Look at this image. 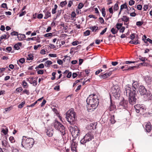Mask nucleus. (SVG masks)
I'll return each mask as SVG.
<instances>
[{"label": "nucleus", "instance_id": "nucleus-1", "mask_svg": "<svg viewBox=\"0 0 152 152\" xmlns=\"http://www.w3.org/2000/svg\"><path fill=\"white\" fill-rule=\"evenodd\" d=\"M137 88V82H134L132 86L129 85H126L124 89V94L129 97V103L132 105L136 103L137 99L136 97L137 94L136 90Z\"/></svg>", "mask_w": 152, "mask_h": 152}, {"label": "nucleus", "instance_id": "nucleus-2", "mask_svg": "<svg viewBox=\"0 0 152 152\" xmlns=\"http://www.w3.org/2000/svg\"><path fill=\"white\" fill-rule=\"evenodd\" d=\"M99 99L95 94L90 95L87 98L86 101L88 104L87 110L89 112L93 111L98 106Z\"/></svg>", "mask_w": 152, "mask_h": 152}, {"label": "nucleus", "instance_id": "nucleus-3", "mask_svg": "<svg viewBox=\"0 0 152 152\" xmlns=\"http://www.w3.org/2000/svg\"><path fill=\"white\" fill-rule=\"evenodd\" d=\"M34 143V140L33 138H26L23 136L21 142V145L23 147L26 149H29L33 146Z\"/></svg>", "mask_w": 152, "mask_h": 152}, {"label": "nucleus", "instance_id": "nucleus-4", "mask_svg": "<svg viewBox=\"0 0 152 152\" xmlns=\"http://www.w3.org/2000/svg\"><path fill=\"white\" fill-rule=\"evenodd\" d=\"M66 118L68 122L71 124H74L76 122V114L74 110L71 109L66 113Z\"/></svg>", "mask_w": 152, "mask_h": 152}, {"label": "nucleus", "instance_id": "nucleus-5", "mask_svg": "<svg viewBox=\"0 0 152 152\" xmlns=\"http://www.w3.org/2000/svg\"><path fill=\"white\" fill-rule=\"evenodd\" d=\"M54 126L56 130L59 131L62 134V135H64L65 129L61 124L58 121H56L54 123Z\"/></svg>", "mask_w": 152, "mask_h": 152}, {"label": "nucleus", "instance_id": "nucleus-6", "mask_svg": "<svg viewBox=\"0 0 152 152\" xmlns=\"http://www.w3.org/2000/svg\"><path fill=\"white\" fill-rule=\"evenodd\" d=\"M110 93L116 99H119L121 96V91L118 86L113 87L111 88Z\"/></svg>", "mask_w": 152, "mask_h": 152}, {"label": "nucleus", "instance_id": "nucleus-7", "mask_svg": "<svg viewBox=\"0 0 152 152\" xmlns=\"http://www.w3.org/2000/svg\"><path fill=\"white\" fill-rule=\"evenodd\" d=\"M94 135L91 133H88L80 140V143L81 144H83L92 140L94 139Z\"/></svg>", "mask_w": 152, "mask_h": 152}, {"label": "nucleus", "instance_id": "nucleus-8", "mask_svg": "<svg viewBox=\"0 0 152 152\" xmlns=\"http://www.w3.org/2000/svg\"><path fill=\"white\" fill-rule=\"evenodd\" d=\"M69 129L74 137L76 138L80 135V131L77 126H69Z\"/></svg>", "mask_w": 152, "mask_h": 152}, {"label": "nucleus", "instance_id": "nucleus-9", "mask_svg": "<svg viewBox=\"0 0 152 152\" xmlns=\"http://www.w3.org/2000/svg\"><path fill=\"white\" fill-rule=\"evenodd\" d=\"M111 68L109 69V70L110 71V72H107L104 74H100L99 75V76L100 78L103 79H105L109 77L112 74L111 72L115 70H116V68H115V69L113 70H111Z\"/></svg>", "mask_w": 152, "mask_h": 152}, {"label": "nucleus", "instance_id": "nucleus-10", "mask_svg": "<svg viewBox=\"0 0 152 152\" xmlns=\"http://www.w3.org/2000/svg\"><path fill=\"white\" fill-rule=\"evenodd\" d=\"M139 91L141 95H146L147 92V90L145 87L142 85L140 86L139 87Z\"/></svg>", "mask_w": 152, "mask_h": 152}, {"label": "nucleus", "instance_id": "nucleus-11", "mask_svg": "<svg viewBox=\"0 0 152 152\" xmlns=\"http://www.w3.org/2000/svg\"><path fill=\"white\" fill-rule=\"evenodd\" d=\"M127 103L128 102L127 100H125L124 99H123L122 101L120 102V105L122 106L125 109L127 107Z\"/></svg>", "mask_w": 152, "mask_h": 152}, {"label": "nucleus", "instance_id": "nucleus-12", "mask_svg": "<svg viewBox=\"0 0 152 152\" xmlns=\"http://www.w3.org/2000/svg\"><path fill=\"white\" fill-rule=\"evenodd\" d=\"M61 134H58L56 135L54 138L55 140L58 141L59 142V140H61L62 139V136L64 135H62L61 133Z\"/></svg>", "mask_w": 152, "mask_h": 152}, {"label": "nucleus", "instance_id": "nucleus-13", "mask_svg": "<svg viewBox=\"0 0 152 152\" xmlns=\"http://www.w3.org/2000/svg\"><path fill=\"white\" fill-rule=\"evenodd\" d=\"M77 144L76 142L72 141L71 143V149L72 151H75L76 148L77 147Z\"/></svg>", "mask_w": 152, "mask_h": 152}, {"label": "nucleus", "instance_id": "nucleus-14", "mask_svg": "<svg viewBox=\"0 0 152 152\" xmlns=\"http://www.w3.org/2000/svg\"><path fill=\"white\" fill-rule=\"evenodd\" d=\"M47 9L46 8L44 11L43 12H44L45 14V16L44 17V18L45 19H47L48 18L50 17L51 16V13L50 12L48 11H46Z\"/></svg>", "mask_w": 152, "mask_h": 152}, {"label": "nucleus", "instance_id": "nucleus-15", "mask_svg": "<svg viewBox=\"0 0 152 152\" xmlns=\"http://www.w3.org/2000/svg\"><path fill=\"white\" fill-rule=\"evenodd\" d=\"M145 129L146 131L148 132L150 131L151 129V124L150 122H148L146 124Z\"/></svg>", "mask_w": 152, "mask_h": 152}, {"label": "nucleus", "instance_id": "nucleus-16", "mask_svg": "<svg viewBox=\"0 0 152 152\" xmlns=\"http://www.w3.org/2000/svg\"><path fill=\"white\" fill-rule=\"evenodd\" d=\"M145 80L146 83L148 85H150L151 83L152 80L151 78L148 76H146Z\"/></svg>", "mask_w": 152, "mask_h": 152}, {"label": "nucleus", "instance_id": "nucleus-17", "mask_svg": "<svg viewBox=\"0 0 152 152\" xmlns=\"http://www.w3.org/2000/svg\"><path fill=\"white\" fill-rule=\"evenodd\" d=\"M26 37V36L24 34H19L18 35L17 38L19 40H23Z\"/></svg>", "mask_w": 152, "mask_h": 152}, {"label": "nucleus", "instance_id": "nucleus-18", "mask_svg": "<svg viewBox=\"0 0 152 152\" xmlns=\"http://www.w3.org/2000/svg\"><path fill=\"white\" fill-rule=\"evenodd\" d=\"M130 38L132 40H133L134 39H136L137 40H138L139 39V37L137 34L133 33L130 35Z\"/></svg>", "mask_w": 152, "mask_h": 152}, {"label": "nucleus", "instance_id": "nucleus-19", "mask_svg": "<svg viewBox=\"0 0 152 152\" xmlns=\"http://www.w3.org/2000/svg\"><path fill=\"white\" fill-rule=\"evenodd\" d=\"M53 131L51 129H49L47 130L46 132L47 135L49 137H51L53 134Z\"/></svg>", "mask_w": 152, "mask_h": 152}, {"label": "nucleus", "instance_id": "nucleus-20", "mask_svg": "<svg viewBox=\"0 0 152 152\" xmlns=\"http://www.w3.org/2000/svg\"><path fill=\"white\" fill-rule=\"evenodd\" d=\"M122 21H124V24H125V23H129V18L126 16H124L121 18Z\"/></svg>", "mask_w": 152, "mask_h": 152}, {"label": "nucleus", "instance_id": "nucleus-21", "mask_svg": "<svg viewBox=\"0 0 152 152\" xmlns=\"http://www.w3.org/2000/svg\"><path fill=\"white\" fill-rule=\"evenodd\" d=\"M141 105L140 104H137L135 105L134 107L137 113H138L140 112Z\"/></svg>", "mask_w": 152, "mask_h": 152}, {"label": "nucleus", "instance_id": "nucleus-22", "mask_svg": "<svg viewBox=\"0 0 152 152\" xmlns=\"http://www.w3.org/2000/svg\"><path fill=\"white\" fill-rule=\"evenodd\" d=\"M3 127H4L5 128V129L3 128L2 129V130L1 131V132L3 133L4 135H6L7 134L8 132V129L6 126H4Z\"/></svg>", "mask_w": 152, "mask_h": 152}, {"label": "nucleus", "instance_id": "nucleus-23", "mask_svg": "<svg viewBox=\"0 0 152 152\" xmlns=\"http://www.w3.org/2000/svg\"><path fill=\"white\" fill-rule=\"evenodd\" d=\"M93 32H96L98 29V27L96 26H90L89 28Z\"/></svg>", "mask_w": 152, "mask_h": 152}, {"label": "nucleus", "instance_id": "nucleus-24", "mask_svg": "<svg viewBox=\"0 0 152 152\" xmlns=\"http://www.w3.org/2000/svg\"><path fill=\"white\" fill-rule=\"evenodd\" d=\"M115 108V106L112 102L111 103L110 105L109 108V109L110 111L114 110Z\"/></svg>", "mask_w": 152, "mask_h": 152}, {"label": "nucleus", "instance_id": "nucleus-25", "mask_svg": "<svg viewBox=\"0 0 152 152\" xmlns=\"http://www.w3.org/2000/svg\"><path fill=\"white\" fill-rule=\"evenodd\" d=\"M96 123H91L89 125L90 129H96Z\"/></svg>", "mask_w": 152, "mask_h": 152}, {"label": "nucleus", "instance_id": "nucleus-26", "mask_svg": "<svg viewBox=\"0 0 152 152\" xmlns=\"http://www.w3.org/2000/svg\"><path fill=\"white\" fill-rule=\"evenodd\" d=\"M52 64V62L50 61H47L45 62V65L47 67H49L50 65Z\"/></svg>", "mask_w": 152, "mask_h": 152}, {"label": "nucleus", "instance_id": "nucleus-27", "mask_svg": "<svg viewBox=\"0 0 152 152\" xmlns=\"http://www.w3.org/2000/svg\"><path fill=\"white\" fill-rule=\"evenodd\" d=\"M127 9V6L126 3H125L123 4H122L120 7L121 11H122L123 9Z\"/></svg>", "mask_w": 152, "mask_h": 152}, {"label": "nucleus", "instance_id": "nucleus-28", "mask_svg": "<svg viewBox=\"0 0 152 152\" xmlns=\"http://www.w3.org/2000/svg\"><path fill=\"white\" fill-rule=\"evenodd\" d=\"M119 3V2L117 1L116 3L115 4L113 10L115 11H116L117 10L119 9V7L118 6V4Z\"/></svg>", "mask_w": 152, "mask_h": 152}, {"label": "nucleus", "instance_id": "nucleus-29", "mask_svg": "<svg viewBox=\"0 0 152 152\" xmlns=\"http://www.w3.org/2000/svg\"><path fill=\"white\" fill-rule=\"evenodd\" d=\"M25 61V59L24 58H20L18 61H17V64L19 65V63H20L22 64H23Z\"/></svg>", "mask_w": 152, "mask_h": 152}, {"label": "nucleus", "instance_id": "nucleus-30", "mask_svg": "<svg viewBox=\"0 0 152 152\" xmlns=\"http://www.w3.org/2000/svg\"><path fill=\"white\" fill-rule=\"evenodd\" d=\"M122 23H118L116 25V28L117 29V30H119L122 26Z\"/></svg>", "mask_w": 152, "mask_h": 152}, {"label": "nucleus", "instance_id": "nucleus-31", "mask_svg": "<svg viewBox=\"0 0 152 152\" xmlns=\"http://www.w3.org/2000/svg\"><path fill=\"white\" fill-rule=\"evenodd\" d=\"M111 32L113 34H115L118 32V30L115 29L114 28H113L111 30Z\"/></svg>", "mask_w": 152, "mask_h": 152}, {"label": "nucleus", "instance_id": "nucleus-32", "mask_svg": "<svg viewBox=\"0 0 152 152\" xmlns=\"http://www.w3.org/2000/svg\"><path fill=\"white\" fill-rule=\"evenodd\" d=\"M58 6L56 4H55L54 6V8L52 9V13L53 14H55L56 12V10Z\"/></svg>", "mask_w": 152, "mask_h": 152}, {"label": "nucleus", "instance_id": "nucleus-33", "mask_svg": "<svg viewBox=\"0 0 152 152\" xmlns=\"http://www.w3.org/2000/svg\"><path fill=\"white\" fill-rule=\"evenodd\" d=\"M21 45V43H18L17 44H16L14 46V48L16 50H18L20 49L19 46H20Z\"/></svg>", "mask_w": 152, "mask_h": 152}, {"label": "nucleus", "instance_id": "nucleus-34", "mask_svg": "<svg viewBox=\"0 0 152 152\" xmlns=\"http://www.w3.org/2000/svg\"><path fill=\"white\" fill-rule=\"evenodd\" d=\"M67 4V2L66 1H62L60 3V5L61 7H63L65 6Z\"/></svg>", "mask_w": 152, "mask_h": 152}, {"label": "nucleus", "instance_id": "nucleus-35", "mask_svg": "<svg viewBox=\"0 0 152 152\" xmlns=\"http://www.w3.org/2000/svg\"><path fill=\"white\" fill-rule=\"evenodd\" d=\"M142 40L144 41L145 43H147V42H148L150 44H152V40L149 38L147 39L146 41L144 39H143Z\"/></svg>", "mask_w": 152, "mask_h": 152}, {"label": "nucleus", "instance_id": "nucleus-36", "mask_svg": "<svg viewBox=\"0 0 152 152\" xmlns=\"http://www.w3.org/2000/svg\"><path fill=\"white\" fill-rule=\"evenodd\" d=\"M25 101H24L21 103L18 106V107L19 108H22L23 106H24L25 104Z\"/></svg>", "mask_w": 152, "mask_h": 152}, {"label": "nucleus", "instance_id": "nucleus-37", "mask_svg": "<svg viewBox=\"0 0 152 152\" xmlns=\"http://www.w3.org/2000/svg\"><path fill=\"white\" fill-rule=\"evenodd\" d=\"M146 110V108L145 106L143 104H141V105L140 109V111L143 112Z\"/></svg>", "mask_w": 152, "mask_h": 152}, {"label": "nucleus", "instance_id": "nucleus-38", "mask_svg": "<svg viewBox=\"0 0 152 152\" xmlns=\"http://www.w3.org/2000/svg\"><path fill=\"white\" fill-rule=\"evenodd\" d=\"M146 95L148 99L150 100L152 99V94L150 93H147Z\"/></svg>", "mask_w": 152, "mask_h": 152}, {"label": "nucleus", "instance_id": "nucleus-39", "mask_svg": "<svg viewBox=\"0 0 152 152\" xmlns=\"http://www.w3.org/2000/svg\"><path fill=\"white\" fill-rule=\"evenodd\" d=\"M33 58V56L31 54H29L28 55V57L27 58V60H32Z\"/></svg>", "mask_w": 152, "mask_h": 152}, {"label": "nucleus", "instance_id": "nucleus-40", "mask_svg": "<svg viewBox=\"0 0 152 152\" xmlns=\"http://www.w3.org/2000/svg\"><path fill=\"white\" fill-rule=\"evenodd\" d=\"M71 58L69 56H64V58L63 59V60L64 61L65 60H66L69 62L70 61Z\"/></svg>", "mask_w": 152, "mask_h": 152}, {"label": "nucleus", "instance_id": "nucleus-41", "mask_svg": "<svg viewBox=\"0 0 152 152\" xmlns=\"http://www.w3.org/2000/svg\"><path fill=\"white\" fill-rule=\"evenodd\" d=\"M110 121L112 124H114L115 122L114 115H113L111 116Z\"/></svg>", "mask_w": 152, "mask_h": 152}, {"label": "nucleus", "instance_id": "nucleus-42", "mask_svg": "<svg viewBox=\"0 0 152 152\" xmlns=\"http://www.w3.org/2000/svg\"><path fill=\"white\" fill-rule=\"evenodd\" d=\"M9 140L11 143H13L15 141V139L13 137L11 136L9 138Z\"/></svg>", "mask_w": 152, "mask_h": 152}, {"label": "nucleus", "instance_id": "nucleus-43", "mask_svg": "<svg viewBox=\"0 0 152 152\" xmlns=\"http://www.w3.org/2000/svg\"><path fill=\"white\" fill-rule=\"evenodd\" d=\"M53 35V33H49L46 34L44 35V36L45 37H49L52 36Z\"/></svg>", "mask_w": 152, "mask_h": 152}, {"label": "nucleus", "instance_id": "nucleus-44", "mask_svg": "<svg viewBox=\"0 0 152 152\" xmlns=\"http://www.w3.org/2000/svg\"><path fill=\"white\" fill-rule=\"evenodd\" d=\"M83 4L82 3H80L78 4L77 7L78 9H80L83 7Z\"/></svg>", "mask_w": 152, "mask_h": 152}, {"label": "nucleus", "instance_id": "nucleus-45", "mask_svg": "<svg viewBox=\"0 0 152 152\" xmlns=\"http://www.w3.org/2000/svg\"><path fill=\"white\" fill-rule=\"evenodd\" d=\"M84 34L85 36H88L90 34V31L89 30H87L84 32Z\"/></svg>", "mask_w": 152, "mask_h": 152}, {"label": "nucleus", "instance_id": "nucleus-46", "mask_svg": "<svg viewBox=\"0 0 152 152\" xmlns=\"http://www.w3.org/2000/svg\"><path fill=\"white\" fill-rule=\"evenodd\" d=\"M132 9L133 10H134V12H133L130 13V16H132V17H135L136 16V13L135 12V10L133 8Z\"/></svg>", "mask_w": 152, "mask_h": 152}, {"label": "nucleus", "instance_id": "nucleus-47", "mask_svg": "<svg viewBox=\"0 0 152 152\" xmlns=\"http://www.w3.org/2000/svg\"><path fill=\"white\" fill-rule=\"evenodd\" d=\"M22 84L23 87L24 88H25L27 86V83L25 80H23L22 82Z\"/></svg>", "mask_w": 152, "mask_h": 152}, {"label": "nucleus", "instance_id": "nucleus-48", "mask_svg": "<svg viewBox=\"0 0 152 152\" xmlns=\"http://www.w3.org/2000/svg\"><path fill=\"white\" fill-rule=\"evenodd\" d=\"M102 14L103 17H105L106 15V13L104 8L103 7L102 9Z\"/></svg>", "mask_w": 152, "mask_h": 152}, {"label": "nucleus", "instance_id": "nucleus-49", "mask_svg": "<svg viewBox=\"0 0 152 152\" xmlns=\"http://www.w3.org/2000/svg\"><path fill=\"white\" fill-rule=\"evenodd\" d=\"M143 22L140 21H137L136 23V25L138 26H140L143 24Z\"/></svg>", "mask_w": 152, "mask_h": 152}, {"label": "nucleus", "instance_id": "nucleus-50", "mask_svg": "<svg viewBox=\"0 0 152 152\" xmlns=\"http://www.w3.org/2000/svg\"><path fill=\"white\" fill-rule=\"evenodd\" d=\"M73 0H70L69 1L68 4V6L69 7H70L73 4Z\"/></svg>", "mask_w": 152, "mask_h": 152}, {"label": "nucleus", "instance_id": "nucleus-51", "mask_svg": "<svg viewBox=\"0 0 152 152\" xmlns=\"http://www.w3.org/2000/svg\"><path fill=\"white\" fill-rule=\"evenodd\" d=\"M11 109V107H10L5 109V112H4V113H5L6 112H8L10 111Z\"/></svg>", "mask_w": 152, "mask_h": 152}, {"label": "nucleus", "instance_id": "nucleus-52", "mask_svg": "<svg viewBox=\"0 0 152 152\" xmlns=\"http://www.w3.org/2000/svg\"><path fill=\"white\" fill-rule=\"evenodd\" d=\"M136 67V66H129L128 67V69H125L124 70H123V71L124 70H131L133 69L134 68Z\"/></svg>", "mask_w": 152, "mask_h": 152}, {"label": "nucleus", "instance_id": "nucleus-53", "mask_svg": "<svg viewBox=\"0 0 152 152\" xmlns=\"http://www.w3.org/2000/svg\"><path fill=\"white\" fill-rule=\"evenodd\" d=\"M18 33L17 32L14 31L11 33V35L12 36L17 35L18 36Z\"/></svg>", "mask_w": 152, "mask_h": 152}, {"label": "nucleus", "instance_id": "nucleus-54", "mask_svg": "<svg viewBox=\"0 0 152 152\" xmlns=\"http://www.w3.org/2000/svg\"><path fill=\"white\" fill-rule=\"evenodd\" d=\"M44 66L43 64H39L38 66L35 69H36L37 68H44Z\"/></svg>", "mask_w": 152, "mask_h": 152}, {"label": "nucleus", "instance_id": "nucleus-55", "mask_svg": "<svg viewBox=\"0 0 152 152\" xmlns=\"http://www.w3.org/2000/svg\"><path fill=\"white\" fill-rule=\"evenodd\" d=\"M135 3L134 1L133 0H131L129 1V4L130 6H132Z\"/></svg>", "mask_w": 152, "mask_h": 152}, {"label": "nucleus", "instance_id": "nucleus-56", "mask_svg": "<svg viewBox=\"0 0 152 152\" xmlns=\"http://www.w3.org/2000/svg\"><path fill=\"white\" fill-rule=\"evenodd\" d=\"M125 29V27H122L119 30V32L120 33H123Z\"/></svg>", "mask_w": 152, "mask_h": 152}, {"label": "nucleus", "instance_id": "nucleus-57", "mask_svg": "<svg viewBox=\"0 0 152 152\" xmlns=\"http://www.w3.org/2000/svg\"><path fill=\"white\" fill-rule=\"evenodd\" d=\"M26 13V12L25 11H22V12L20 13L19 14V17H21L24 15Z\"/></svg>", "mask_w": 152, "mask_h": 152}, {"label": "nucleus", "instance_id": "nucleus-58", "mask_svg": "<svg viewBox=\"0 0 152 152\" xmlns=\"http://www.w3.org/2000/svg\"><path fill=\"white\" fill-rule=\"evenodd\" d=\"M107 28H105L102 32L100 33V34L101 35H103L106 31L107 30Z\"/></svg>", "mask_w": 152, "mask_h": 152}, {"label": "nucleus", "instance_id": "nucleus-59", "mask_svg": "<svg viewBox=\"0 0 152 152\" xmlns=\"http://www.w3.org/2000/svg\"><path fill=\"white\" fill-rule=\"evenodd\" d=\"M139 59L142 61H145V60H147V59H146V58L143 57L141 56L139 58Z\"/></svg>", "mask_w": 152, "mask_h": 152}, {"label": "nucleus", "instance_id": "nucleus-60", "mask_svg": "<svg viewBox=\"0 0 152 152\" xmlns=\"http://www.w3.org/2000/svg\"><path fill=\"white\" fill-rule=\"evenodd\" d=\"M49 56L51 57H56L57 56V55L55 54H49Z\"/></svg>", "mask_w": 152, "mask_h": 152}, {"label": "nucleus", "instance_id": "nucleus-61", "mask_svg": "<svg viewBox=\"0 0 152 152\" xmlns=\"http://www.w3.org/2000/svg\"><path fill=\"white\" fill-rule=\"evenodd\" d=\"M99 19L101 23L103 24L104 23V20L102 18L100 17L99 18Z\"/></svg>", "mask_w": 152, "mask_h": 152}, {"label": "nucleus", "instance_id": "nucleus-62", "mask_svg": "<svg viewBox=\"0 0 152 152\" xmlns=\"http://www.w3.org/2000/svg\"><path fill=\"white\" fill-rule=\"evenodd\" d=\"M142 7L141 5L139 4L137 6V9L138 10H142Z\"/></svg>", "mask_w": 152, "mask_h": 152}, {"label": "nucleus", "instance_id": "nucleus-63", "mask_svg": "<svg viewBox=\"0 0 152 152\" xmlns=\"http://www.w3.org/2000/svg\"><path fill=\"white\" fill-rule=\"evenodd\" d=\"M22 90H23V88H22L21 87L18 88H17L16 89V91L18 92H19L21 91H22Z\"/></svg>", "mask_w": 152, "mask_h": 152}, {"label": "nucleus", "instance_id": "nucleus-64", "mask_svg": "<svg viewBox=\"0 0 152 152\" xmlns=\"http://www.w3.org/2000/svg\"><path fill=\"white\" fill-rule=\"evenodd\" d=\"M43 16V15L42 14H39L37 16V18L39 19H41L42 18Z\"/></svg>", "mask_w": 152, "mask_h": 152}]
</instances>
